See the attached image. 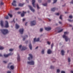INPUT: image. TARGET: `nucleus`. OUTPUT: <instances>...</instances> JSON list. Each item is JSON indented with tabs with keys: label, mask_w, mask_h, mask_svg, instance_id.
Segmentation results:
<instances>
[{
	"label": "nucleus",
	"mask_w": 73,
	"mask_h": 73,
	"mask_svg": "<svg viewBox=\"0 0 73 73\" xmlns=\"http://www.w3.org/2000/svg\"><path fill=\"white\" fill-rule=\"evenodd\" d=\"M3 56V55L1 54H0V57H2Z\"/></svg>",
	"instance_id": "54"
},
{
	"label": "nucleus",
	"mask_w": 73,
	"mask_h": 73,
	"mask_svg": "<svg viewBox=\"0 0 73 73\" xmlns=\"http://www.w3.org/2000/svg\"><path fill=\"white\" fill-rule=\"evenodd\" d=\"M31 26H33V25H35L36 24V22L35 21H32L31 22Z\"/></svg>",
	"instance_id": "3"
},
{
	"label": "nucleus",
	"mask_w": 73,
	"mask_h": 73,
	"mask_svg": "<svg viewBox=\"0 0 73 73\" xmlns=\"http://www.w3.org/2000/svg\"><path fill=\"white\" fill-rule=\"evenodd\" d=\"M52 53V51L50 49H49L47 51V53L48 54H50Z\"/></svg>",
	"instance_id": "17"
},
{
	"label": "nucleus",
	"mask_w": 73,
	"mask_h": 73,
	"mask_svg": "<svg viewBox=\"0 0 73 73\" xmlns=\"http://www.w3.org/2000/svg\"><path fill=\"white\" fill-rule=\"evenodd\" d=\"M45 30L46 31H50V30H51V28L50 27H45Z\"/></svg>",
	"instance_id": "12"
},
{
	"label": "nucleus",
	"mask_w": 73,
	"mask_h": 73,
	"mask_svg": "<svg viewBox=\"0 0 73 73\" xmlns=\"http://www.w3.org/2000/svg\"><path fill=\"white\" fill-rule=\"evenodd\" d=\"M62 15H60V20H62Z\"/></svg>",
	"instance_id": "32"
},
{
	"label": "nucleus",
	"mask_w": 73,
	"mask_h": 73,
	"mask_svg": "<svg viewBox=\"0 0 73 73\" xmlns=\"http://www.w3.org/2000/svg\"><path fill=\"white\" fill-rule=\"evenodd\" d=\"M16 1L14 0L13 3H12V5H13V6H16Z\"/></svg>",
	"instance_id": "11"
},
{
	"label": "nucleus",
	"mask_w": 73,
	"mask_h": 73,
	"mask_svg": "<svg viewBox=\"0 0 73 73\" xmlns=\"http://www.w3.org/2000/svg\"><path fill=\"white\" fill-rule=\"evenodd\" d=\"M38 1L39 3H41L42 1L41 0H38Z\"/></svg>",
	"instance_id": "44"
},
{
	"label": "nucleus",
	"mask_w": 73,
	"mask_h": 73,
	"mask_svg": "<svg viewBox=\"0 0 73 73\" xmlns=\"http://www.w3.org/2000/svg\"><path fill=\"white\" fill-rule=\"evenodd\" d=\"M21 47H22V45H20L19 46V48L20 49H21Z\"/></svg>",
	"instance_id": "47"
},
{
	"label": "nucleus",
	"mask_w": 73,
	"mask_h": 73,
	"mask_svg": "<svg viewBox=\"0 0 73 73\" xmlns=\"http://www.w3.org/2000/svg\"><path fill=\"white\" fill-rule=\"evenodd\" d=\"M20 27V26H19V25L17 24H16L15 25V28L16 29H18Z\"/></svg>",
	"instance_id": "16"
},
{
	"label": "nucleus",
	"mask_w": 73,
	"mask_h": 73,
	"mask_svg": "<svg viewBox=\"0 0 73 73\" xmlns=\"http://www.w3.org/2000/svg\"><path fill=\"white\" fill-rule=\"evenodd\" d=\"M19 32L21 34H23V32H24V29H21L19 30Z\"/></svg>",
	"instance_id": "9"
},
{
	"label": "nucleus",
	"mask_w": 73,
	"mask_h": 73,
	"mask_svg": "<svg viewBox=\"0 0 73 73\" xmlns=\"http://www.w3.org/2000/svg\"><path fill=\"white\" fill-rule=\"evenodd\" d=\"M68 61L69 62H70V58H68Z\"/></svg>",
	"instance_id": "37"
},
{
	"label": "nucleus",
	"mask_w": 73,
	"mask_h": 73,
	"mask_svg": "<svg viewBox=\"0 0 73 73\" xmlns=\"http://www.w3.org/2000/svg\"><path fill=\"white\" fill-rule=\"evenodd\" d=\"M5 18L6 19H9V17L7 16L6 17H5Z\"/></svg>",
	"instance_id": "29"
},
{
	"label": "nucleus",
	"mask_w": 73,
	"mask_h": 73,
	"mask_svg": "<svg viewBox=\"0 0 73 73\" xmlns=\"http://www.w3.org/2000/svg\"><path fill=\"white\" fill-rule=\"evenodd\" d=\"M26 13V12H24V11H23V13L21 14V17H24V14Z\"/></svg>",
	"instance_id": "14"
},
{
	"label": "nucleus",
	"mask_w": 73,
	"mask_h": 73,
	"mask_svg": "<svg viewBox=\"0 0 73 73\" xmlns=\"http://www.w3.org/2000/svg\"><path fill=\"white\" fill-rule=\"evenodd\" d=\"M42 54H44V50H42Z\"/></svg>",
	"instance_id": "33"
},
{
	"label": "nucleus",
	"mask_w": 73,
	"mask_h": 73,
	"mask_svg": "<svg viewBox=\"0 0 73 73\" xmlns=\"http://www.w3.org/2000/svg\"><path fill=\"white\" fill-rule=\"evenodd\" d=\"M53 45H54V44H53V43H52L51 45V49H53Z\"/></svg>",
	"instance_id": "28"
},
{
	"label": "nucleus",
	"mask_w": 73,
	"mask_h": 73,
	"mask_svg": "<svg viewBox=\"0 0 73 73\" xmlns=\"http://www.w3.org/2000/svg\"><path fill=\"white\" fill-rule=\"evenodd\" d=\"M0 31L2 32L3 35H6L8 33V30L6 29H3L0 30Z\"/></svg>",
	"instance_id": "2"
},
{
	"label": "nucleus",
	"mask_w": 73,
	"mask_h": 73,
	"mask_svg": "<svg viewBox=\"0 0 73 73\" xmlns=\"http://www.w3.org/2000/svg\"><path fill=\"white\" fill-rule=\"evenodd\" d=\"M54 66H50V68L51 69H54Z\"/></svg>",
	"instance_id": "31"
},
{
	"label": "nucleus",
	"mask_w": 73,
	"mask_h": 73,
	"mask_svg": "<svg viewBox=\"0 0 73 73\" xmlns=\"http://www.w3.org/2000/svg\"><path fill=\"white\" fill-rule=\"evenodd\" d=\"M29 7L30 10L32 11L33 12H35V9H33V7L31 5H29Z\"/></svg>",
	"instance_id": "5"
},
{
	"label": "nucleus",
	"mask_w": 73,
	"mask_h": 73,
	"mask_svg": "<svg viewBox=\"0 0 73 73\" xmlns=\"http://www.w3.org/2000/svg\"><path fill=\"white\" fill-rule=\"evenodd\" d=\"M47 44H48L49 45H50V42L49 41H48Z\"/></svg>",
	"instance_id": "43"
},
{
	"label": "nucleus",
	"mask_w": 73,
	"mask_h": 73,
	"mask_svg": "<svg viewBox=\"0 0 73 73\" xmlns=\"http://www.w3.org/2000/svg\"><path fill=\"white\" fill-rule=\"evenodd\" d=\"M25 19H23V21H25Z\"/></svg>",
	"instance_id": "56"
},
{
	"label": "nucleus",
	"mask_w": 73,
	"mask_h": 73,
	"mask_svg": "<svg viewBox=\"0 0 73 73\" xmlns=\"http://www.w3.org/2000/svg\"><path fill=\"white\" fill-rule=\"evenodd\" d=\"M5 28H8V27H9L8 22L7 21H5Z\"/></svg>",
	"instance_id": "7"
},
{
	"label": "nucleus",
	"mask_w": 73,
	"mask_h": 73,
	"mask_svg": "<svg viewBox=\"0 0 73 73\" xmlns=\"http://www.w3.org/2000/svg\"><path fill=\"white\" fill-rule=\"evenodd\" d=\"M3 49L4 47L0 46V50H3Z\"/></svg>",
	"instance_id": "27"
},
{
	"label": "nucleus",
	"mask_w": 73,
	"mask_h": 73,
	"mask_svg": "<svg viewBox=\"0 0 73 73\" xmlns=\"http://www.w3.org/2000/svg\"><path fill=\"white\" fill-rule=\"evenodd\" d=\"M17 13H18V14H20V13H21V12H17Z\"/></svg>",
	"instance_id": "52"
},
{
	"label": "nucleus",
	"mask_w": 73,
	"mask_h": 73,
	"mask_svg": "<svg viewBox=\"0 0 73 73\" xmlns=\"http://www.w3.org/2000/svg\"><path fill=\"white\" fill-rule=\"evenodd\" d=\"M28 13H29V11H28Z\"/></svg>",
	"instance_id": "64"
},
{
	"label": "nucleus",
	"mask_w": 73,
	"mask_h": 73,
	"mask_svg": "<svg viewBox=\"0 0 73 73\" xmlns=\"http://www.w3.org/2000/svg\"><path fill=\"white\" fill-rule=\"evenodd\" d=\"M60 70L59 69H57V73H59V72H60Z\"/></svg>",
	"instance_id": "39"
},
{
	"label": "nucleus",
	"mask_w": 73,
	"mask_h": 73,
	"mask_svg": "<svg viewBox=\"0 0 73 73\" xmlns=\"http://www.w3.org/2000/svg\"><path fill=\"white\" fill-rule=\"evenodd\" d=\"M3 4H4V3H3V2H1V5H3Z\"/></svg>",
	"instance_id": "49"
},
{
	"label": "nucleus",
	"mask_w": 73,
	"mask_h": 73,
	"mask_svg": "<svg viewBox=\"0 0 73 73\" xmlns=\"http://www.w3.org/2000/svg\"><path fill=\"white\" fill-rule=\"evenodd\" d=\"M27 63L28 64H29V65H33L35 64V62L33 61H32L31 62H28Z\"/></svg>",
	"instance_id": "4"
},
{
	"label": "nucleus",
	"mask_w": 73,
	"mask_h": 73,
	"mask_svg": "<svg viewBox=\"0 0 73 73\" xmlns=\"http://www.w3.org/2000/svg\"><path fill=\"white\" fill-rule=\"evenodd\" d=\"M70 4H73V0H72L70 3Z\"/></svg>",
	"instance_id": "46"
},
{
	"label": "nucleus",
	"mask_w": 73,
	"mask_h": 73,
	"mask_svg": "<svg viewBox=\"0 0 73 73\" xmlns=\"http://www.w3.org/2000/svg\"><path fill=\"white\" fill-rule=\"evenodd\" d=\"M55 15H57V16H58L59 15V13H56L55 14Z\"/></svg>",
	"instance_id": "42"
},
{
	"label": "nucleus",
	"mask_w": 73,
	"mask_h": 73,
	"mask_svg": "<svg viewBox=\"0 0 73 73\" xmlns=\"http://www.w3.org/2000/svg\"><path fill=\"white\" fill-rule=\"evenodd\" d=\"M8 15L10 17H12V14H11L10 13H8Z\"/></svg>",
	"instance_id": "26"
},
{
	"label": "nucleus",
	"mask_w": 73,
	"mask_h": 73,
	"mask_svg": "<svg viewBox=\"0 0 73 73\" xmlns=\"http://www.w3.org/2000/svg\"><path fill=\"white\" fill-rule=\"evenodd\" d=\"M61 53H62V56H63V55H64V50H62L61 51Z\"/></svg>",
	"instance_id": "22"
},
{
	"label": "nucleus",
	"mask_w": 73,
	"mask_h": 73,
	"mask_svg": "<svg viewBox=\"0 0 73 73\" xmlns=\"http://www.w3.org/2000/svg\"><path fill=\"white\" fill-rule=\"evenodd\" d=\"M7 73H11V71H7Z\"/></svg>",
	"instance_id": "48"
},
{
	"label": "nucleus",
	"mask_w": 73,
	"mask_h": 73,
	"mask_svg": "<svg viewBox=\"0 0 73 73\" xmlns=\"http://www.w3.org/2000/svg\"><path fill=\"white\" fill-rule=\"evenodd\" d=\"M70 27H72V25H70Z\"/></svg>",
	"instance_id": "62"
},
{
	"label": "nucleus",
	"mask_w": 73,
	"mask_h": 73,
	"mask_svg": "<svg viewBox=\"0 0 73 73\" xmlns=\"http://www.w3.org/2000/svg\"><path fill=\"white\" fill-rule=\"evenodd\" d=\"M51 11H53V12H54L55 11V10H56V8L55 7H54V8H52L51 9Z\"/></svg>",
	"instance_id": "24"
},
{
	"label": "nucleus",
	"mask_w": 73,
	"mask_h": 73,
	"mask_svg": "<svg viewBox=\"0 0 73 73\" xmlns=\"http://www.w3.org/2000/svg\"><path fill=\"white\" fill-rule=\"evenodd\" d=\"M29 47L31 50H32V44L31 43H30L29 45Z\"/></svg>",
	"instance_id": "21"
},
{
	"label": "nucleus",
	"mask_w": 73,
	"mask_h": 73,
	"mask_svg": "<svg viewBox=\"0 0 73 73\" xmlns=\"http://www.w3.org/2000/svg\"><path fill=\"white\" fill-rule=\"evenodd\" d=\"M20 9V8H15V10H18V9Z\"/></svg>",
	"instance_id": "35"
},
{
	"label": "nucleus",
	"mask_w": 73,
	"mask_h": 73,
	"mask_svg": "<svg viewBox=\"0 0 73 73\" xmlns=\"http://www.w3.org/2000/svg\"><path fill=\"white\" fill-rule=\"evenodd\" d=\"M36 6L37 7V9H39L40 8V7H39L38 6V4H37Z\"/></svg>",
	"instance_id": "36"
},
{
	"label": "nucleus",
	"mask_w": 73,
	"mask_h": 73,
	"mask_svg": "<svg viewBox=\"0 0 73 73\" xmlns=\"http://www.w3.org/2000/svg\"><path fill=\"white\" fill-rule=\"evenodd\" d=\"M61 73H65V71H62Z\"/></svg>",
	"instance_id": "51"
},
{
	"label": "nucleus",
	"mask_w": 73,
	"mask_h": 73,
	"mask_svg": "<svg viewBox=\"0 0 73 73\" xmlns=\"http://www.w3.org/2000/svg\"><path fill=\"white\" fill-rule=\"evenodd\" d=\"M17 59L18 61H20V57L19 55H18V57Z\"/></svg>",
	"instance_id": "20"
},
{
	"label": "nucleus",
	"mask_w": 73,
	"mask_h": 73,
	"mask_svg": "<svg viewBox=\"0 0 73 73\" xmlns=\"http://www.w3.org/2000/svg\"><path fill=\"white\" fill-rule=\"evenodd\" d=\"M12 54H13V53H9V54H8L7 55L4 54V56H5V57H8V56H10L11 55H12Z\"/></svg>",
	"instance_id": "6"
},
{
	"label": "nucleus",
	"mask_w": 73,
	"mask_h": 73,
	"mask_svg": "<svg viewBox=\"0 0 73 73\" xmlns=\"http://www.w3.org/2000/svg\"><path fill=\"white\" fill-rule=\"evenodd\" d=\"M29 56H30V57L28 58V60H31V59H32L33 58V56L31 54H29Z\"/></svg>",
	"instance_id": "8"
},
{
	"label": "nucleus",
	"mask_w": 73,
	"mask_h": 73,
	"mask_svg": "<svg viewBox=\"0 0 73 73\" xmlns=\"http://www.w3.org/2000/svg\"><path fill=\"white\" fill-rule=\"evenodd\" d=\"M59 23L60 24H62V23L60 21H59Z\"/></svg>",
	"instance_id": "53"
},
{
	"label": "nucleus",
	"mask_w": 73,
	"mask_h": 73,
	"mask_svg": "<svg viewBox=\"0 0 73 73\" xmlns=\"http://www.w3.org/2000/svg\"><path fill=\"white\" fill-rule=\"evenodd\" d=\"M28 37V35H25V36H24V37L23 38V41H24L25 40V39L26 38H27Z\"/></svg>",
	"instance_id": "18"
},
{
	"label": "nucleus",
	"mask_w": 73,
	"mask_h": 73,
	"mask_svg": "<svg viewBox=\"0 0 73 73\" xmlns=\"http://www.w3.org/2000/svg\"><path fill=\"white\" fill-rule=\"evenodd\" d=\"M72 17H73L72 15H70L69 16V18H70V19H72Z\"/></svg>",
	"instance_id": "40"
},
{
	"label": "nucleus",
	"mask_w": 73,
	"mask_h": 73,
	"mask_svg": "<svg viewBox=\"0 0 73 73\" xmlns=\"http://www.w3.org/2000/svg\"><path fill=\"white\" fill-rule=\"evenodd\" d=\"M32 5L34 7H35V0H32Z\"/></svg>",
	"instance_id": "13"
},
{
	"label": "nucleus",
	"mask_w": 73,
	"mask_h": 73,
	"mask_svg": "<svg viewBox=\"0 0 73 73\" xmlns=\"http://www.w3.org/2000/svg\"><path fill=\"white\" fill-rule=\"evenodd\" d=\"M40 40V38H38L37 39H36V38H35L34 39V42H37V41H39Z\"/></svg>",
	"instance_id": "10"
},
{
	"label": "nucleus",
	"mask_w": 73,
	"mask_h": 73,
	"mask_svg": "<svg viewBox=\"0 0 73 73\" xmlns=\"http://www.w3.org/2000/svg\"><path fill=\"white\" fill-rule=\"evenodd\" d=\"M43 31V29L42 28H41L40 29V32H42Z\"/></svg>",
	"instance_id": "41"
},
{
	"label": "nucleus",
	"mask_w": 73,
	"mask_h": 73,
	"mask_svg": "<svg viewBox=\"0 0 73 73\" xmlns=\"http://www.w3.org/2000/svg\"><path fill=\"white\" fill-rule=\"evenodd\" d=\"M71 73H73V71H71Z\"/></svg>",
	"instance_id": "59"
},
{
	"label": "nucleus",
	"mask_w": 73,
	"mask_h": 73,
	"mask_svg": "<svg viewBox=\"0 0 73 73\" xmlns=\"http://www.w3.org/2000/svg\"><path fill=\"white\" fill-rule=\"evenodd\" d=\"M24 5V3L21 4V3H19V7H23Z\"/></svg>",
	"instance_id": "23"
},
{
	"label": "nucleus",
	"mask_w": 73,
	"mask_h": 73,
	"mask_svg": "<svg viewBox=\"0 0 73 73\" xmlns=\"http://www.w3.org/2000/svg\"><path fill=\"white\" fill-rule=\"evenodd\" d=\"M68 21H70V22H71L72 21L70 19H68Z\"/></svg>",
	"instance_id": "50"
},
{
	"label": "nucleus",
	"mask_w": 73,
	"mask_h": 73,
	"mask_svg": "<svg viewBox=\"0 0 73 73\" xmlns=\"http://www.w3.org/2000/svg\"><path fill=\"white\" fill-rule=\"evenodd\" d=\"M65 13H68L67 12H65Z\"/></svg>",
	"instance_id": "63"
},
{
	"label": "nucleus",
	"mask_w": 73,
	"mask_h": 73,
	"mask_svg": "<svg viewBox=\"0 0 73 73\" xmlns=\"http://www.w3.org/2000/svg\"><path fill=\"white\" fill-rule=\"evenodd\" d=\"M10 68L11 69H12V70H13V69H14V66H11Z\"/></svg>",
	"instance_id": "25"
},
{
	"label": "nucleus",
	"mask_w": 73,
	"mask_h": 73,
	"mask_svg": "<svg viewBox=\"0 0 73 73\" xmlns=\"http://www.w3.org/2000/svg\"><path fill=\"white\" fill-rule=\"evenodd\" d=\"M28 41H26V44H27V43L28 42Z\"/></svg>",
	"instance_id": "60"
},
{
	"label": "nucleus",
	"mask_w": 73,
	"mask_h": 73,
	"mask_svg": "<svg viewBox=\"0 0 73 73\" xmlns=\"http://www.w3.org/2000/svg\"><path fill=\"white\" fill-rule=\"evenodd\" d=\"M3 62H4V63H7V62L5 61H3Z\"/></svg>",
	"instance_id": "55"
},
{
	"label": "nucleus",
	"mask_w": 73,
	"mask_h": 73,
	"mask_svg": "<svg viewBox=\"0 0 73 73\" xmlns=\"http://www.w3.org/2000/svg\"><path fill=\"white\" fill-rule=\"evenodd\" d=\"M51 1V0H48L47 1L48 3H50Z\"/></svg>",
	"instance_id": "45"
},
{
	"label": "nucleus",
	"mask_w": 73,
	"mask_h": 73,
	"mask_svg": "<svg viewBox=\"0 0 73 73\" xmlns=\"http://www.w3.org/2000/svg\"><path fill=\"white\" fill-rule=\"evenodd\" d=\"M27 23H27V22H26V23H25V25H27Z\"/></svg>",
	"instance_id": "61"
},
{
	"label": "nucleus",
	"mask_w": 73,
	"mask_h": 73,
	"mask_svg": "<svg viewBox=\"0 0 73 73\" xmlns=\"http://www.w3.org/2000/svg\"><path fill=\"white\" fill-rule=\"evenodd\" d=\"M48 20L49 21H51V20L50 19H48Z\"/></svg>",
	"instance_id": "57"
},
{
	"label": "nucleus",
	"mask_w": 73,
	"mask_h": 73,
	"mask_svg": "<svg viewBox=\"0 0 73 73\" xmlns=\"http://www.w3.org/2000/svg\"><path fill=\"white\" fill-rule=\"evenodd\" d=\"M69 33L67 32H64V35L63 36V38H65V41H68V40H70V39L67 36H66V35H67Z\"/></svg>",
	"instance_id": "1"
},
{
	"label": "nucleus",
	"mask_w": 73,
	"mask_h": 73,
	"mask_svg": "<svg viewBox=\"0 0 73 73\" xmlns=\"http://www.w3.org/2000/svg\"><path fill=\"white\" fill-rule=\"evenodd\" d=\"M27 49V48H26V47H25L24 46H23L22 47V49H21V50H25V49Z\"/></svg>",
	"instance_id": "15"
},
{
	"label": "nucleus",
	"mask_w": 73,
	"mask_h": 73,
	"mask_svg": "<svg viewBox=\"0 0 73 73\" xmlns=\"http://www.w3.org/2000/svg\"><path fill=\"white\" fill-rule=\"evenodd\" d=\"M0 24L1 27H3V26H4V25H3V21H1Z\"/></svg>",
	"instance_id": "19"
},
{
	"label": "nucleus",
	"mask_w": 73,
	"mask_h": 73,
	"mask_svg": "<svg viewBox=\"0 0 73 73\" xmlns=\"http://www.w3.org/2000/svg\"><path fill=\"white\" fill-rule=\"evenodd\" d=\"M43 5H44V6H47V3H46L45 4H43Z\"/></svg>",
	"instance_id": "38"
},
{
	"label": "nucleus",
	"mask_w": 73,
	"mask_h": 73,
	"mask_svg": "<svg viewBox=\"0 0 73 73\" xmlns=\"http://www.w3.org/2000/svg\"><path fill=\"white\" fill-rule=\"evenodd\" d=\"M9 50L10 52H12V51H13V49H9Z\"/></svg>",
	"instance_id": "34"
},
{
	"label": "nucleus",
	"mask_w": 73,
	"mask_h": 73,
	"mask_svg": "<svg viewBox=\"0 0 73 73\" xmlns=\"http://www.w3.org/2000/svg\"><path fill=\"white\" fill-rule=\"evenodd\" d=\"M38 48V47L37 46L35 48V49H37V48Z\"/></svg>",
	"instance_id": "58"
},
{
	"label": "nucleus",
	"mask_w": 73,
	"mask_h": 73,
	"mask_svg": "<svg viewBox=\"0 0 73 73\" xmlns=\"http://www.w3.org/2000/svg\"><path fill=\"white\" fill-rule=\"evenodd\" d=\"M62 31H63V29H62L61 30H60L58 32V33H60V32H62Z\"/></svg>",
	"instance_id": "30"
}]
</instances>
